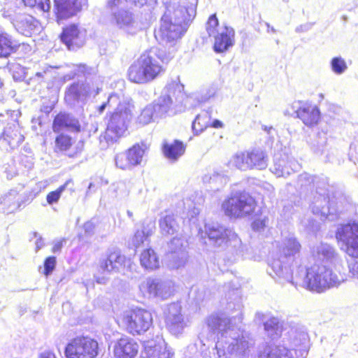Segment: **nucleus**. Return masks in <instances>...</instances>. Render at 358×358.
Segmentation results:
<instances>
[{
	"mask_svg": "<svg viewBox=\"0 0 358 358\" xmlns=\"http://www.w3.org/2000/svg\"><path fill=\"white\" fill-rule=\"evenodd\" d=\"M80 0H54V13L57 22L71 18L82 10Z\"/></svg>",
	"mask_w": 358,
	"mask_h": 358,
	"instance_id": "obj_14",
	"label": "nucleus"
},
{
	"mask_svg": "<svg viewBox=\"0 0 358 358\" xmlns=\"http://www.w3.org/2000/svg\"><path fill=\"white\" fill-rule=\"evenodd\" d=\"M185 31L180 20L164 15L162 18L159 27L155 30V36L162 42L174 43L181 38Z\"/></svg>",
	"mask_w": 358,
	"mask_h": 358,
	"instance_id": "obj_9",
	"label": "nucleus"
},
{
	"mask_svg": "<svg viewBox=\"0 0 358 358\" xmlns=\"http://www.w3.org/2000/svg\"><path fill=\"white\" fill-rule=\"evenodd\" d=\"M151 235L150 231L145 232L143 230H137L132 236V244L137 249L143 246Z\"/></svg>",
	"mask_w": 358,
	"mask_h": 358,
	"instance_id": "obj_34",
	"label": "nucleus"
},
{
	"mask_svg": "<svg viewBox=\"0 0 358 358\" xmlns=\"http://www.w3.org/2000/svg\"><path fill=\"white\" fill-rule=\"evenodd\" d=\"M350 277L341 264L331 268L327 264L315 263L306 268L303 286L308 291L320 294L338 286Z\"/></svg>",
	"mask_w": 358,
	"mask_h": 358,
	"instance_id": "obj_2",
	"label": "nucleus"
},
{
	"mask_svg": "<svg viewBox=\"0 0 358 358\" xmlns=\"http://www.w3.org/2000/svg\"><path fill=\"white\" fill-rule=\"evenodd\" d=\"M83 146L78 147L76 148V150L73 152L69 154L68 156L71 158L76 157L83 152Z\"/></svg>",
	"mask_w": 358,
	"mask_h": 358,
	"instance_id": "obj_49",
	"label": "nucleus"
},
{
	"mask_svg": "<svg viewBox=\"0 0 358 358\" xmlns=\"http://www.w3.org/2000/svg\"><path fill=\"white\" fill-rule=\"evenodd\" d=\"M210 127L220 129L224 127V123L219 120H210Z\"/></svg>",
	"mask_w": 358,
	"mask_h": 358,
	"instance_id": "obj_46",
	"label": "nucleus"
},
{
	"mask_svg": "<svg viewBox=\"0 0 358 358\" xmlns=\"http://www.w3.org/2000/svg\"><path fill=\"white\" fill-rule=\"evenodd\" d=\"M52 129L56 134L62 133L64 130L78 133L81 131L82 127L78 119L66 112L60 111L53 117Z\"/></svg>",
	"mask_w": 358,
	"mask_h": 358,
	"instance_id": "obj_16",
	"label": "nucleus"
},
{
	"mask_svg": "<svg viewBox=\"0 0 358 358\" xmlns=\"http://www.w3.org/2000/svg\"><path fill=\"white\" fill-rule=\"evenodd\" d=\"M185 262H186V260L183 261V262H182V264H185Z\"/></svg>",
	"mask_w": 358,
	"mask_h": 358,
	"instance_id": "obj_51",
	"label": "nucleus"
},
{
	"mask_svg": "<svg viewBox=\"0 0 358 358\" xmlns=\"http://www.w3.org/2000/svg\"><path fill=\"white\" fill-rule=\"evenodd\" d=\"M159 227L163 235L170 236L176 234L179 227L178 223L176 221V215L171 213L160 217Z\"/></svg>",
	"mask_w": 358,
	"mask_h": 358,
	"instance_id": "obj_25",
	"label": "nucleus"
},
{
	"mask_svg": "<svg viewBox=\"0 0 358 358\" xmlns=\"http://www.w3.org/2000/svg\"><path fill=\"white\" fill-rule=\"evenodd\" d=\"M148 146L144 143H136L115 157V165L122 170L131 169L140 166Z\"/></svg>",
	"mask_w": 358,
	"mask_h": 358,
	"instance_id": "obj_8",
	"label": "nucleus"
},
{
	"mask_svg": "<svg viewBox=\"0 0 358 358\" xmlns=\"http://www.w3.org/2000/svg\"><path fill=\"white\" fill-rule=\"evenodd\" d=\"M219 20L216 14H212L209 16L206 24V29L209 36H214L216 33L219 32Z\"/></svg>",
	"mask_w": 358,
	"mask_h": 358,
	"instance_id": "obj_35",
	"label": "nucleus"
},
{
	"mask_svg": "<svg viewBox=\"0 0 358 358\" xmlns=\"http://www.w3.org/2000/svg\"><path fill=\"white\" fill-rule=\"evenodd\" d=\"M13 25L20 34L27 37L38 36L43 30L41 22L27 13L18 15Z\"/></svg>",
	"mask_w": 358,
	"mask_h": 358,
	"instance_id": "obj_13",
	"label": "nucleus"
},
{
	"mask_svg": "<svg viewBox=\"0 0 358 358\" xmlns=\"http://www.w3.org/2000/svg\"><path fill=\"white\" fill-rule=\"evenodd\" d=\"M336 238L345 245V252L351 257L358 258V224H345L340 227Z\"/></svg>",
	"mask_w": 358,
	"mask_h": 358,
	"instance_id": "obj_10",
	"label": "nucleus"
},
{
	"mask_svg": "<svg viewBox=\"0 0 358 358\" xmlns=\"http://www.w3.org/2000/svg\"><path fill=\"white\" fill-rule=\"evenodd\" d=\"M99 353L98 341L87 336H78L66 344L64 355L66 358H96Z\"/></svg>",
	"mask_w": 358,
	"mask_h": 358,
	"instance_id": "obj_6",
	"label": "nucleus"
},
{
	"mask_svg": "<svg viewBox=\"0 0 358 358\" xmlns=\"http://www.w3.org/2000/svg\"><path fill=\"white\" fill-rule=\"evenodd\" d=\"M62 247H63V241H57L52 246V252L54 253L60 251V250L62 249Z\"/></svg>",
	"mask_w": 358,
	"mask_h": 358,
	"instance_id": "obj_47",
	"label": "nucleus"
},
{
	"mask_svg": "<svg viewBox=\"0 0 358 358\" xmlns=\"http://www.w3.org/2000/svg\"><path fill=\"white\" fill-rule=\"evenodd\" d=\"M20 47L13 36L6 31H0V58H8Z\"/></svg>",
	"mask_w": 358,
	"mask_h": 358,
	"instance_id": "obj_23",
	"label": "nucleus"
},
{
	"mask_svg": "<svg viewBox=\"0 0 358 358\" xmlns=\"http://www.w3.org/2000/svg\"><path fill=\"white\" fill-rule=\"evenodd\" d=\"M349 272L351 273V277L358 278V262H354L349 266Z\"/></svg>",
	"mask_w": 358,
	"mask_h": 358,
	"instance_id": "obj_45",
	"label": "nucleus"
},
{
	"mask_svg": "<svg viewBox=\"0 0 358 358\" xmlns=\"http://www.w3.org/2000/svg\"><path fill=\"white\" fill-rule=\"evenodd\" d=\"M301 245L295 238H287L280 248L281 256L284 258L293 257L300 253Z\"/></svg>",
	"mask_w": 358,
	"mask_h": 358,
	"instance_id": "obj_27",
	"label": "nucleus"
},
{
	"mask_svg": "<svg viewBox=\"0 0 358 358\" xmlns=\"http://www.w3.org/2000/svg\"><path fill=\"white\" fill-rule=\"evenodd\" d=\"M126 257L118 249L109 250L106 256L99 264L100 269L103 273L117 271L119 268L124 265Z\"/></svg>",
	"mask_w": 358,
	"mask_h": 358,
	"instance_id": "obj_19",
	"label": "nucleus"
},
{
	"mask_svg": "<svg viewBox=\"0 0 358 358\" xmlns=\"http://www.w3.org/2000/svg\"><path fill=\"white\" fill-rule=\"evenodd\" d=\"M56 257L54 256H50L45 259L43 262V274L45 276H48L54 271L56 266Z\"/></svg>",
	"mask_w": 358,
	"mask_h": 358,
	"instance_id": "obj_40",
	"label": "nucleus"
},
{
	"mask_svg": "<svg viewBox=\"0 0 358 358\" xmlns=\"http://www.w3.org/2000/svg\"><path fill=\"white\" fill-rule=\"evenodd\" d=\"M127 108H117L110 114L106 128L101 135L103 141L107 145H113L124 136L127 130L129 119Z\"/></svg>",
	"mask_w": 358,
	"mask_h": 358,
	"instance_id": "obj_7",
	"label": "nucleus"
},
{
	"mask_svg": "<svg viewBox=\"0 0 358 358\" xmlns=\"http://www.w3.org/2000/svg\"><path fill=\"white\" fill-rule=\"evenodd\" d=\"M146 285L148 293L153 295H157L162 287L160 282L153 279L148 280Z\"/></svg>",
	"mask_w": 358,
	"mask_h": 358,
	"instance_id": "obj_41",
	"label": "nucleus"
},
{
	"mask_svg": "<svg viewBox=\"0 0 358 358\" xmlns=\"http://www.w3.org/2000/svg\"><path fill=\"white\" fill-rule=\"evenodd\" d=\"M210 120H211V115L208 111H203L197 115L192 124L194 134L199 135L210 127Z\"/></svg>",
	"mask_w": 358,
	"mask_h": 358,
	"instance_id": "obj_28",
	"label": "nucleus"
},
{
	"mask_svg": "<svg viewBox=\"0 0 358 358\" xmlns=\"http://www.w3.org/2000/svg\"><path fill=\"white\" fill-rule=\"evenodd\" d=\"M229 231L223 227H211L206 230L208 238L217 245L227 243L230 238Z\"/></svg>",
	"mask_w": 358,
	"mask_h": 358,
	"instance_id": "obj_26",
	"label": "nucleus"
},
{
	"mask_svg": "<svg viewBox=\"0 0 358 358\" xmlns=\"http://www.w3.org/2000/svg\"><path fill=\"white\" fill-rule=\"evenodd\" d=\"M116 22L120 26H127L134 22L133 15L128 11H121L114 15Z\"/></svg>",
	"mask_w": 358,
	"mask_h": 358,
	"instance_id": "obj_36",
	"label": "nucleus"
},
{
	"mask_svg": "<svg viewBox=\"0 0 358 358\" xmlns=\"http://www.w3.org/2000/svg\"><path fill=\"white\" fill-rule=\"evenodd\" d=\"M173 108V101L170 96H161L157 102L145 107L141 112L140 118L145 123H149L154 116L163 117L167 115Z\"/></svg>",
	"mask_w": 358,
	"mask_h": 358,
	"instance_id": "obj_12",
	"label": "nucleus"
},
{
	"mask_svg": "<svg viewBox=\"0 0 358 358\" xmlns=\"http://www.w3.org/2000/svg\"><path fill=\"white\" fill-rule=\"evenodd\" d=\"M257 207V201L248 192H237L231 194L222 203L224 214L229 218L238 219L253 214Z\"/></svg>",
	"mask_w": 358,
	"mask_h": 358,
	"instance_id": "obj_4",
	"label": "nucleus"
},
{
	"mask_svg": "<svg viewBox=\"0 0 358 358\" xmlns=\"http://www.w3.org/2000/svg\"><path fill=\"white\" fill-rule=\"evenodd\" d=\"M268 156L259 148H252L234 154L229 161V165L241 171L264 169L267 166Z\"/></svg>",
	"mask_w": 358,
	"mask_h": 358,
	"instance_id": "obj_5",
	"label": "nucleus"
},
{
	"mask_svg": "<svg viewBox=\"0 0 358 358\" xmlns=\"http://www.w3.org/2000/svg\"><path fill=\"white\" fill-rule=\"evenodd\" d=\"M296 117L299 118L304 124L312 127L317 124L320 120V112L319 108L310 103H304L296 110Z\"/></svg>",
	"mask_w": 358,
	"mask_h": 358,
	"instance_id": "obj_20",
	"label": "nucleus"
},
{
	"mask_svg": "<svg viewBox=\"0 0 358 358\" xmlns=\"http://www.w3.org/2000/svg\"><path fill=\"white\" fill-rule=\"evenodd\" d=\"M166 326L170 329L178 327L183 323V317L181 313L179 311L176 314H171L166 317Z\"/></svg>",
	"mask_w": 358,
	"mask_h": 358,
	"instance_id": "obj_37",
	"label": "nucleus"
},
{
	"mask_svg": "<svg viewBox=\"0 0 358 358\" xmlns=\"http://www.w3.org/2000/svg\"><path fill=\"white\" fill-rule=\"evenodd\" d=\"M69 185H71V187L69 188L71 192H75L74 182L72 179H69L62 185H60L57 189L52 191L47 194V202L49 204H52L57 202L61 197L62 193L68 187Z\"/></svg>",
	"mask_w": 358,
	"mask_h": 358,
	"instance_id": "obj_31",
	"label": "nucleus"
},
{
	"mask_svg": "<svg viewBox=\"0 0 358 358\" xmlns=\"http://www.w3.org/2000/svg\"><path fill=\"white\" fill-rule=\"evenodd\" d=\"M289 350L287 348L280 349V348H271L266 346L263 350L259 352V358H291Z\"/></svg>",
	"mask_w": 358,
	"mask_h": 358,
	"instance_id": "obj_30",
	"label": "nucleus"
},
{
	"mask_svg": "<svg viewBox=\"0 0 358 358\" xmlns=\"http://www.w3.org/2000/svg\"><path fill=\"white\" fill-rule=\"evenodd\" d=\"M234 31L232 28L224 27L220 31L213 36L215 38L213 50L217 53L224 52L233 45Z\"/></svg>",
	"mask_w": 358,
	"mask_h": 358,
	"instance_id": "obj_21",
	"label": "nucleus"
},
{
	"mask_svg": "<svg viewBox=\"0 0 358 358\" xmlns=\"http://www.w3.org/2000/svg\"><path fill=\"white\" fill-rule=\"evenodd\" d=\"M39 358H57L55 355L50 351L44 352L41 353Z\"/></svg>",
	"mask_w": 358,
	"mask_h": 358,
	"instance_id": "obj_48",
	"label": "nucleus"
},
{
	"mask_svg": "<svg viewBox=\"0 0 358 358\" xmlns=\"http://www.w3.org/2000/svg\"><path fill=\"white\" fill-rule=\"evenodd\" d=\"M6 127L0 134V141H3L12 149L20 145L24 138L19 129L18 121L17 119L10 118L6 120Z\"/></svg>",
	"mask_w": 358,
	"mask_h": 358,
	"instance_id": "obj_17",
	"label": "nucleus"
},
{
	"mask_svg": "<svg viewBox=\"0 0 358 358\" xmlns=\"http://www.w3.org/2000/svg\"><path fill=\"white\" fill-rule=\"evenodd\" d=\"M142 267L148 271H154L159 267V258L157 252L152 248L144 249L139 257Z\"/></svg>",
	"mask_w": 358,
	"mask_h": 358,
	"instance_id": "obj_24",
	"label": "nucleus"
},
{
	"mask_svg": "<svg viewBox=\"0 0 358 358\" xmlns=\"http://www.w3.org/2000/svg\"><path fill=\"white\" fill-rule=\"evenodd\" d=\"M267 222V217H257L252 221L251 227L254 231L263 230L266 227Z\"/></svg>",
	"mask_w": 358,
	"mask_h": 358,
	"instance_id": "obj_42",
	"label": "nucleus"
},
{
	"mask_svg": "<svg viewBox=\"0 0 358 358\" xmlns=\"http://www.w3.org/2000/svg\"><path fill=\"white\" fill-rule=\"evenodd\" d=\"M317 256L320 263L326 264V262L336 258V252L333 247L324 245L317 250Z\"/></svg>",
	"mask_w": 358,
	"mask_h": 358,
	"instance_id": "obj_33",
	"label": "nucleus"
},
{
	"mask_svg": "<svg viewBox=\"0 0 358 358\" xmlns=\"http://www.w3.org/2000/svg\"><path fill=\"white\" fill-rule=\"evenodd\" d=\"M187 143L179 139L173 141H164L161 145L165 158L172 162H177L186 152Z\"/></svg>",
	"mask_w": 358,
	"mask_h": 358,
	"instance_id": "obj_18",
	"label": "nucleus"
},
{
	"mask_svg": "<svg viewBox=\"0 0 358 358\" xmlns=\"http://www.w3.org/2000/svg\"><path fill=\"white\" fill-rule=\"evenodd\" d=\"M138 344L133 338L122 336L114 342L113 354L114 358H135L138 353Z\"/></svg>",
	"mask_w": 358,
	"mask_h": 358,
	"instance_id": "obj_15",
	"label": "nucleus"
},
{
	"mask_svg": "<svg viewBox=\"0 0 358 358\" xmlns=\"http://www.w3.org/2000/svg\"><path fill=\"white\" fill-rule=\"evenodd\" d=\"M73 143V138L71 136L59 133L55 139V151L56 152H66L71 150Z\"/></svg>",
	"mask_w": 358,
	"mask_h": 358,
	"instance_id": "obj_29",
	"label": "nucleus"
},
{
	"mask_svg": "<svg viewBox=\"0 0 358 358\" xmlns=\"http://www.w3.org/2000/svg\"><path fill=\"white\" fill-rule=\"evenodd\" d=\"M169 244L173 250L180 249L183 248V240L180 236H175L170 240Z\"/></svg>",
	"mask_w": 358,
	"mask_h": 358,
	"instance_id": "obj_43",
	"label": "nucleus"
},
{
	"mask_svg": "<svg viewBox=\"0 0 358 358\" xmlns=\"http://www.w3.org/2000/svg\"><path fill=\"white\" fill-rule=\"evenodd\" d=\"M59 38L69 50H76L81 48L85 42L83 31L75 23L64 26L59 35Z\"/></svg>",
	"mask_w": 358,
	"mask_h": 358,
	"instance_id": "obj_11",
	"label": "nucleus"
},
{
	"mask_svg": "<svg viewBox=\"0 0 358 358\" xmlns=\"http://www.w3.org/2000/svg\"><path fill=\"white\" fill-rule=\"evenodd\" d=\"M123 0H108L107 2V8L110 10H113L121 6Z\"/></svg>",
	"mask_w": 358,
	"mask_h": 358,
	"instance_id": "obj_44",
	"label": "nucleus"
},
{
	"mask_svg": "<svg viewBox=\"0 0 358 358\" xmlns=\"http://www.w3.org/2000/svg\"><path fill=\"white\" fill-rule=\"evenodd\" d=\"M171 57L158 48L143 51L128 67L127 80L134 84L150 83L162 76Z\"/></svg>",
	"mask_w": 358,
	"mask_h": 358,
	"instance_id": "obj_1",
	"label": "nucleus"
},
{
	"mask_svg": "<svg viewBox=\"0 0 358 358\" xmlns=\"http://www.w3.org/2000/svg\"><path fill=\"white\" fill-rule=\"evenodd\" d=\"M83 87L78 83H72L68 88L67 95L73 100L80 99L83 94Z\"/></svg>",
	"mask_w": 358,
	"mask_h": 358,
	"instance_id": "obj_39",
	"label": "nucleus"
},
{
	"mask_svg": "<svg viewBox=\"0 0 358 358\" xmlns=\"http://www.w3.org/2000/svg\"><path fill=\"white\" fill-rule=\"evenodd\" d=\"M109 99H110V97L108 98V101L105 103H103L101 105H100L98 108H97V111L99 112V113H102L103 112V110H105V108H106L108 103H109Z\"/></svg>",
	"mask_w": 358,
	"mask_h": 358,
	"instance_id": "obj_50",
	"label": "nucleus"
},
{
	"mask_svg": "<svg viewBox=\"0 0 358 358\" xmlns=\"http://www.w3.org/2000/svg\"><path fill=\"white\" fill-rule=\"evenodd\" d=\"M116 322L131 336H140L147 332L153 325L152 313L141 307H132L123 311Z\"/></svg>",
	"mask_w": 358,
	"mask_h": 358,
	"instance_id": "obj_3",
	"label": "nucleus"
},
{
	"mask_svg": "<svg viewBox=\"0 0 358 358\" xmlns=\"http://www.w3.org/2000/svg\"><path fill=\"white\" fill-rule=\"evenodd\" d=\"M23 5L32 10L48 13L50 11V0H22Z\"/></svg>",
	"mask_w": 358,
	"mask_h": 358,
	"instance_id": "obj_32",
	"label": "nucleus"
},
{
	"mask_svg": "<svg viewBox=\"0 0 358 358\" xmlns=\"http://www.w3.org/2000/svg\"><path fill=\"white\" fill-rule=\"evenodd\" d=\"M331 67L336 74L344 73L348 68L345 61L341 57H336L331 59Z\"/></svg>",
	"mask_w": 358,
	"mask_h": 358,
	"instance_id": "obj_38",
	"label": "nucleus"
},
{
	"mask_svg": "<svg viewBox=\"0 0 358 358\" xmlns=\"http://www.w3.org/2000/svg\"><path fill=\"white\" fill-rule=\"evenodd\" d=\"M143 346L141 358H171L164 346L153 339L144 341Z\"/></svg>",
	"mask_w": 358,
	"mask_h": 358,
	"instance_id": "obj_22",
	"label": "nucleus"
}]
</instances>
